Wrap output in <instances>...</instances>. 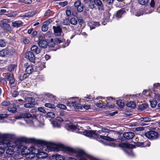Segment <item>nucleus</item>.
<instances>
[{"instance_id": "nucleus-1", "label": "nucleus", "mask_w": 160, "mask_h": 160, "mask_svg": "<svg viewBox=\"0 0 160 160\" xmlns=\"http://www.w3.org/2000/svg\"><path fill=\"white\" fill-rule=\"evenodd\" d=\"M46 147L47 151L58 152L63 150L66 153L75 154L78 158L75 159L73 157H69L68 158V160H87V159L89 157V155L82 150L77 151L73 148L65 147L61 144H48Z\"/></svg>"}, {"instance_id": "nucleus-2", "label": "nucleus", "mask_w": 160, "mask_h": 160, "mask_svg": "<svg viewBox=\"0 0 160 160\" xmlns=\"http://www.w3.org/2000/svg\"><path fill=\"white\" fill-rule=\"evenodd\" d=\"M19 143L18 144V150L17 151L21 152L22 155H28L31 154H37L40 153V150L36 149L35 147L33 146H31L29 148H27L22 145L20 141L22 142H35L36 140L32 138H27L26 137H22L19 139Z\"/></svg>"}, {"instance_id": "nucleus-3", "label": "nucleus", "mask_w": 160, "mask_h": 160, "mask_svg": "<svg viewBox=\"0 0 160 160\" xmlns=\"http://www.w3.org/2000/svg\"><path fill=\"white\" fill-rule=\"evenodd\" d=\"M1 143V145H3V147H5V148H8L6 151V153L9 155H11L14 153L15 149H17V150H18L19 141H9L8 139L5 138H3V142Z\"/></svg>"}, {"instance_id": "nucleus-4", "label": "nucleus", "mask_w": 160, "mask_h": 160, "mask_svg": "<svg viewBox=\"0 0 160 160\" xmlns=\"http://www.w3.org/2000/svg\"><path fill=\"white\" fill-rule=\"evenodd\" d=\"M83 134L85 136L87 137H91L93 135L98 136V137L100 136V138L104 140H106L108 141H114V139L108 137L103 136L102 135H99L96 131L89 130L84 131L83 132Z\"/></svg>"}, {"instance_id": "nucleus-5", "label": "nucleus", "mask_w": 160, "mask_h": 160, "mask_svg": "<svg viewBox=\"0 0 160 160\" xmlns=\"http://www.w3.org/2000/svg\"><path fill=\"white\" fill-rule=\"evenodd\" d=\"M25 102L27 103L25 104L24 106L26 108H31L34 106L35 99L32 97H25L24 98Z\"/></svg>"}, {"instance_id": "nucleus-6", "label": "nucleus", "mask_w": 160, "mask_h": 160, "mask_svg": "<svg viewBox=\"0 0 160 160\" xmlns=\"http://www.w3.org/2000/svg\"><path fill=\"white\" fill-rule=\"evenodd\" d=\"M9 22V20L3 19L0 22V26L6 31H9L11 29V28L9 24L7 23Z\"/></svg>"}, {"instance_id": "nucleus-7", "label": "nucleus", "mask_w": 160, "mask_h": 160, "mask_svg": "<svg viewBox=\"0 0 160 160\" xmlns=\"http://www.w3.org/2000/svg\"><path fill=\"white\" fill-rule=\"evenodd\" d=\"M145 136L150 140L156 139L158 138L159 136L158 132L153 131H150L146 132Z\"/></svg>"}, {"instance_id": "nucleus-8", "label": "nucleus", "mask_w": 160, "mask_h": 160, "mask_svg": "<svg viewBox=\"0 0 160 160\" xmlns=\"http://www.w3.org/2000/svg\"><path fill=\"white\" fill-rule=\"evenodd\" d=\"M25 57L30 62L35 63L34 62L35 58L33 53L30 51L26 52L25 54Z\"/></svg>"}, {"instance_id": "nucleus-9", "label": "nucleus", "mask_w": 160, "mask_h": 160, "mask_svg": "<svg viewBox=\"0 0 160 160\" xmlns=\"http://www.w3.org/2000/svg\"><path fill=\"white\" fill-rule=\"evenodd\" d=\"M54 99V96L49 93L45 94H44L43 97L42 101L43 102H52L53 99Z\"/></svg>"}, {"instance_id": "nucleus-10", "label": "nucleus", "mask_w": 160, "mask_h": 160, "mask_svg": "<svg viewBox=\"0 0 160 160\" xmlns=\"http://www.w3.org/2000/svg\"><path fill=\"white\" fill-rule=\"evenodd\" d=\"M24 66L26 68L25 72L28 74H30L33 71V65H29L28 63L24 64Z\"/></svg>"}, {"instance_id": "nucleus-11", "label": "nucleus", "mask_w": 160, "mask_h": 160, "mask_svg": "<svg viewBox=\"0 0 160 160\" xmlns=\"http://www.w3.org/2000/svg\"><path fill=\"white\" fill-rule=\"evenodd\" d=\"M135 146L138 147H149L150 145V143L148 141H146L143 142H135Z\"/></svg>"}, {"instance_id": "nucleus-12", "label": "nucleus", "mask_w": 160, "mask_h": 160, "mask_svg": "<svg viewBox=\"0 0 160 160\" xmlns=\"http://www.w3.org/2000/svg\"><path fill=\"white\" fill-rule=\"evenodd\" d=\"M94 2L95 4L98 7L99 10H104L103 5L101 0H94Z\"/></svg>"}, {"instance_id": "nucleus-13", "label": "nucleus", "mask_w": 160, "mask_h": 160, "mask_svg": "<svg viewBox=\"0 0 160 160\" xmlns=\"http://www.w3.org/2000/svg\"><path fill=\"white\" fill-rule=\"evenodd\" d=\"M53 29L55 35L58 36L61 34L62 32V29L60 26H54L53 27Z\"/></svg>"}, {"instance_id": "nucleus-14", "label": "nucleus", "mask_w": 160, "mask_h": 160, "mask_svg": "<svg viewBox=\"0 0 160 160\" xmlns=\"http://www.w3.org/2000/svg\"><path fill=\"white\" fill-rule=\"evenodd\" d=\"M134 136V133L132 132H125L123 134V137L124 138L127 139H132L133 137Z\"/></svg>"}, {"instance_id": "nucleus-15", "label": "nucleus", "mask_w": 160, "mask_h": 160, "mask_svg": "<svg viewBox=\"0 0 160 160\" xmlns=\"http://www.w3.org/2000/svg\"><path fill=\"white\" fill-rule=\"evenodd\" d=\"M18 106V105L13 103L8 107V109L9 111L12 113H14L16 112Z\"/></svg>"}, {"instance_id": "nucleus-16", "label": "nucleus", "mask_w": 160, "mask_h": 160, "mask_svg": "<svg viewBox=\"0 0 160 160\" xmlns=\"http://www.w3.org/2000/svg\"><path fill=\"white\" fill-rule=\"evenodd\" d=\"M42 153H44V152L41 151L40 150V153L39 154H36V156H34L33 157H32L30 159V160H42V159H43L45 158V156H41L39 157V155H42Z\"/></svg>"}, {"instance_id": "nucleus-17", "label": "nucleus", "mask_w": 160, "mask_h": 160, "mask_svg": "<svg viewBox=\"0 0 160 160\" xmlns=\"http://www.w3.org/2000/svg\"><path fill=\"white\" fill-rule=\"evenodd\" d=\"M126 12L124 9H122L118 11L116 13L115 17L117 19L122 17V15Z\"/></svg>"}, {"instance_id": "nucleus-18", "label": "nucleus", "mask_w": 160, "mask_h": 160, "mask_svg": "<svg viewBox=\"0 0 160 160\" xmlns=\"http://www.w3.org/2000/svg\"><path fill=\"white\" fill-rule=\"evenodd\" d=\"M31 50L33 52L37 54L39 53L41 51V49L37 46L33 45L31 48Z\"/></svg>"}, {"instance_id": "nucleus-19", "label": "nucleus", "mask_w": 160, "mask_h": 160, "mask_svg": "<svg viewBox=\"0 0 160 160\" xmlns=\"http://www.w3.org/2000/svg\"><path fill=\"white\" fill-rule=\"evenodd\" d=\"M38 44L40 47L43 48H46L48 45L47 41L44 40H40Z\"/></svg>"}, {"instance_id": "nucleus-20", "label": "nucleus", "mask_w": 160, "mask_h": 160, "mask_svg": "<svg viewBox=\"0 0 160 160\" xmlns=\"http://www.w3.org/2000/svg\"><path fill=\"white\" fill-rule=\"evenodd\" d=\"M23 22L21 21L18 20L12 22V25L14 27L19 28L23 25Z\"/></svg>"}, {"instance_id": "nucleus-21", "label": "nucleus", "mask_w": 160, "mask_h": 160, "mask_svg": "<svg viewBox=\"0 0 160 160\" xmlns=\"http://www.w3.org/2000/svg\"><path fill=\"white\" fill-rule=\"evenodd\" d=\"M66 127L68 130H75L77 127L71 123H68L67 124Z\"/></svg>"}, {"instance_id": "nucleus-22", "label": "nucleus", "mask_w": 160, "mask_h": 160, "mask_svg": "<svg viewBox=\"0 0 160 160\" xmlns=\"http://www.w3.org/2000/svg\"><path fill=\"white\" fill-rule=\"evenodd\" d=\"M100 25V24L98 22H92L89 23L88 24L90 30L95 28L96 27H98Z\"/></svg>"}, {"instance_id": "nucleus-23", "label": "nucleus", "mask_w": 160, "mask_h": 160, "mask_svg": "<svg viewBox=\"0 0 160 160\" xmlns=\"http://www.w3.org/2000/svg\"><path fill=\"white\" fill-rule=\"evenodd\" d=\"M3 139H2L0 138V155L3 156V154H4L5 151L4 148L5 147H3V145H2L1 143L3 142Z\"/></svg>"}, {"instance_id": "nucleus-24", "label": "nucleus", "mask_w": 160, "mask_h": 160, "mask_svg": "<svg viewBox=\"0 0 160 160\" xmlns=\"http://www.w3.org/2000/svg\"><path fill=\"white\" fill-rule=\"evenodd\" d=\"M96 105L99 108L104 107L105 106H107L112 108L113 107V105H111V106H109L108 103H107V104H106L104 102H102V103L101 102L98 103L96 104Z\"/></svg>"}, {"instance_id": "nucleus-25", "label": "nucleus", "mask_w": 160, "mask_h": 160, "mask_svg": "<svg viewBox=\"0 0 160 160\" xmlns=\"http://www.w3.org/2000/svg\"><path fill=\"white\" fill-rule=\"evenodd\" d=\"M49 23L48 21H46L44 22V24L42 28V30L43 32H46L48 29V26Z\"/></svg>"}, {"instance_id": "nucleus-26", "label": "nucleus", "mask_w": 160, "mask_h": 160, "mask_svg": "<svg viewBox=\"0 0 160 160\" xmlns=\"http://www.w3.org/2000/svg\"><path fill=\"white\" fill-rule=\"evenodd\" d=\"M35 12L34 11L29 12L26 13L24 15L20 16L21 17H29L33 16L35 14Z\"/></svg>"}, {"instance_id": "nucleus-27", "label": "nucleus", "mask_w": 160, "mask_h": 160, "mask_svg": "<svg viewBox=\"0 0 160 160\" xmlns=\"http://www.w3.org/2000/svg\"><path fill=\"white\" fill-rule=\"evenodd\" d=\"M9 52V51L6 49L0 50V56L4 57L7 55Z\"/></svg>"}, {"instance_id": "nucleus-28", "label": "nucleus", "mask_w": 160, "mask_h": 160, "mask_svg": "<svg viewBox=\"0 0 160 160\" xmlns=\"http://www.w3.org/2000/svg\"><path fill=\"white\" fill-rule=\"evenodd\" d=\"M80 103V101L78 99L77 101H73L71 102H69L67 103V105L70 106H72L73 107L74 105L79 104Z\"/></svg>"}, {"instance_id": "nucleus-29", "label": "nucleus", "mask_w": 160, "mask_h": 160, "mask_svg": "<svg viewBox=\"0 0 160 160\" xmlns=\"http://www.w3.org/2000/svg\"><path fill=\"white\" fill-rule=\"evenodd\" d=\"M51 122L52 125L54 128H60L61 126V124L58 123L56 121H51Z\"/></svg>"}, {"instance_id": "nucleus-30", "label": "nucleus", "mask_w": 160, "mask_h": 160, "mask_svg": "<svg viewBox=\"0 0 160 160\" xmlns=\"http://www.w3.org/2000/svg\"><path fill=\"white\" fill-rule=\"evenodd\" d=\"M32 115L29 112H24L21 113V117L22 118H29L31 117Z\"/></svg>"}, {"instance_id": "nucleus-31", "label": "nucleus", "mask_w": 160, "mask_h": 160, "mask_svg": "<svg viewBox=\"0 0 160 160\" xmlns=\"http://www.w3.org/2000/svg\"><path fill=\"white\" fill-rule=\"evenodd\" d=\"M151 106L152 108H155L157 104V100L155 99H153L152 101H150Z\"/></svg>"}, {"instance_id": "nucleus-32", "label": "nucleus", "mask_w": 160, "mask_h": 160, "mask_svg": "<svg viewBox=\"0 0 160 160\" xmlns=\"http://www.w3.org/2000/svg\"><path fill=\"white\" fill-rule=\"evenodd\" d=\"M29 38L27 37H23L22 38L23 42L25 44H28L29 43L30 41Z\"/></svg>"}, {"instance_id": "nucleus-33", "label": "nucleus", "mask_w": 160, "mask_h": 160, "mask_svg": "<svg viewBox=\"0 0 160 160\" xmlns=\"http://www.w3.org/2000/svg\"><path fill=\"white\" fill-rule=\"evenodd\" d=\"M70 23L72 25H76L78 22L77 19L75 18H72L70 19Z\"/></svg>"}, {"instance_id": "nucleus-34", "label": "nucleus", "mask_w": 160, "mask_h": 160, "mask_svg": "<svg viewBox=\"0 0 160 160\" xmlns=\"http://www.w3.org/2000/svg\"><path fill=\"white\" fill-rule=\"evenodd\" d=\"M117 104L120 108H122L124 106V104L122 100H119L117 101Z\"/></svg>"}, {"instance_id": "nucleus-35", "label": "nucleus", "mask_w": 160, "mask_h": 160, "mask_svg": "<svg viewBox=\"0 0 160 160\" xmlns=\"http://www.w3.org/2000/svg\"><path fill=\"white\" fill-rule=\"evenodd\" d=\"M139 120L142 122H148L151 120V118L147 117H143L139 119Z\"/></svg>"}, {"instance_id": "nucleus-36", "label": "nucleus", "mask_w": 160, "mask_h": 160, "mask_svg": "<svg viewBox=\"0 0 160 160\" xmlns=\"http://www.w3.org/2000/svg\"><path fill=\"white\" fill-rule=\"evenodd\" d=\"M44 106L46 107L52 109H54L55 107V105L48 103H46Z\"/></svg>"}, {"instance_id": "nucleus-37", "label": "nucleus", "mask_w": 160, "mask_h": 160, "mask_svg": "<svg viewBox=\"0 0 160 160\" xmlns=\"http://www.w3.org/2000/svg\"><path fill=\"white\" fill-rule=\"evenodd\" d=\"M127 106L129 107L134 108L136 107V105L133 102H130L127 104Z\"/></svg>"}, {"instance_id": "nucleus-38", "label": "nucleus", "mask_w": 160, "mask_h": 160, "mask_svg": "<svg viewBox=\"0 0 160 160\" xmlns=\"http://www.w3.org/2000/svg\"><path fill=\"white\" fill-rule=\"evenodd\" d=\"M16 66L15 64L10 65L8 68V70L10 72H12L13 71Z\"/></svg>"}, {"instance_id": "nucleus-39", "label": "nucleus", "mask_w": 160, "mask_h": 160, "mask_svg": "<svg viewBox=\"0 0 160 160\" xmlns=\"http://www.w3.org/2000/svg\"><path fill=\"white\" fill-rule=\"evenodd\" d=\"M9 83L10 84H13L14 83L15 80L13 75H11V77L9 79Z\"/></svg>"}, {"instance_id": "nucleus-40", "label": "nucleus", "mask_w": 160, "mask_h": 160, "mask_svg": "<svg viewBox=\"0 0 160 160\" xmlns=\"http://www.w3.org/2000/svg\"><path fill=\"white\" fill-rule=\"evenodd\" d=\"M134 14L136 16L139 17L142 15L143 14V12L142 10H139L135 12Z\"/></svg>"}, {"instance_id": "nucleus-41", "label": "nucleus", "mask_w": 160, "mask_h": 160, "mask_svg": "<svg viewBox=\"0 0 160 160\" xmlns=\"http://www.w3.org/2000/svg\"><path fill=\"white\" fill-rule=\"evenodd\" d=\"M6 45V42L3 39H0V47H4Z\"/></svg>"}, {"instance_id": "nucleus-42", "label": "nucleus", "mask_w": 160, "mask_h": 160, "mask_svg": "<svg viewBox=\"0 0 160 160\" xmlns=\"http://www.w3.org/2000/svg\"><path fill=\"white\" fill-rule=\"evenodd\" d=\"M138 2L142 5H145L147 4L148 2V0H138Z\"/></svg>"}, {"instance_id": "nucleus-43", "label": "nucleus", "mask_w": 160, "mask_h": 160, "mask_svg": "<svg viewBox=\"0 0 160 160\" xmlns=\"http://www.w3.org/2000/svg\"><path fill=\"white\" fill-rule=\"evenodd\" d=\"M11 75H13L12 74H10L9 73H6L4 74V78L6 79H8L11 78Z\"/></svg>"}, {"instance_id": "nucleus-44", "label": "nucleus", "mask_w": 160, "mask_h": 160, "mask_svg": "<svg viewBox=\"0 0 160 160\" xmlns=\"http://www.w3.org/2000/svg\"><path fill=\"white\" fill-rule=\"evenodd\" d=\"M55 45L54 43L53 39L52 38L51 39L50 42L48 43V46L50 47H54Z\"/></svg>"}, {"instance_id": "nucleus-45", "label": "nucleus", "mask_w": 160, "mask_h": 160, "mask_svg": "<svg viewBox=\"0 0 160 160\" xmlns=\"http://www.w3.org/2000/svg\"><path fill=\"white\" fill-rule=\"evenodd\" d=\"M56 160H63L64 159V157L63 156L58 154L56 157Z\"/></svg>"}, {"instance_id": "nucleus-46", "label": "nucleus", "mask_w": 160, "mask_h": 160, "mask_svg": "<svg viewBox=\"0 0 160 160\" xmlns=\"http://www.w3.org/2000/svg\"><path fill=\"white\" fill-rule=\"evenodd\" d=\"M94 3V0H92V2H90L89 3V7L90 8L93 9L95 7Z\"/></svg>"}, {"instance_id": "nucleus-47", "label": "nucleus", "mask_w": 160, "mask_h": 160, "mask_svg": "<svg viewBox=\"0 0 160 160\" xmlns=\"http://www.w3.org/2000/svg\"><path fill=\"white\" fill-rule=\"evenodd\" d=\"M8 115L7 113H2L0 114V120L3 119L8 116Z\"/></svg>"}, {"instance_id": "nucleus-48", "label": "nucleus", "mask_w": 160, "mask_h": 160, "mask_svg": "<svg viewBox=\"0 0 160 160\" xmlns=\"http://www.w3.org/2000/svg\"><path fill=\"white\" fill-rule=\"evenodd\" d=\"M55 40L56 43H60L63 42V40L62 38H56L55 39Z\"/></svg>"}, {"instance_id": "nucleus-49", "label": "nucleus", "mask_w": 160, "mask_h": 160, "mask_svg": "<svg viewBox=\"0 0 160 160\" xmlns=\"http://www.w3.org/2000/svg\"><path fill=\"white\" fill-rule=\"evenodd\" d=\"M101 142L104 143V144L106 145H108L109 146H112V147H114V143L112 142H104V141L102 140L101 141Z\"/></svg>"}, {"instance_id": "nucleus-50", "label": "nucleus", "mask_w": 160, "mask_h": 160, "mask_svg": "<svg viewBox=\"0 0 160 160\" xmlns=\"http://www.w3.org/2000/svg\"><path fill=\"white\" fill-rule=\"evenodd\" d=\"M47 116L48 117L53 118L55 117V114L53 112H48L47 113Z\"/></svg>"}, {"instance_id": "nucleus-51", "label": "nucleus", "mask_w": 160, "mask_h": 160, "mask_svg": "<svg viewBox=\"0 0 160 160\" xmlns=\"http://www.w3.org/2000/svg\"><path fill=\"white\" fill-rule=\"evenodd\" d=\"M57 106L58 108L61 109H64L66 108V107L65 105L62 104H58Z\"/></svg>"}, {"instance_id": "nucleus-52", "label": "nucleus", "mask_w": 160, "mask_h": 160, "mask_svg": "<svg viewBox=\"0 0 160 160\" xmlns=\"http://www.w3.org/2000/svg\"><path fill=\"white\" fill-rule=\"evenodd\" d=\"M27 77V74H24L21 75L20 76V79L21 81H22L24 79H26Z\"/></svg>"}, {"instance_id": "nucleus-53", "label": "nucleus", "mask_w": 160, "mask_h": 160, "mask_svg": "<svg viewBox=\"0 0 160 160\" xmlns=\"http://www.w3.org/2000/svg\"><path fill=\"white\" fill-rule=\"evenodd\" d=\"M74 105L73 106L74 108L78 110H82V107L80 105Z\"/></svg>"}, {"instance_id": "nucleus-54", "label": "nucleus", "mask_w": 160, "mask_h": 160, "mask_svg": "<svg viewBox=\"0 0 160 160\" xmlns=\"http://www.w3.org/2000/svg\"><path fill=\"white\" fill-rule=\"evenodd\" d=\"M154 89H158L160 90V83H156L154 84Z\"/></svg>"}, {"instance_id": "nucleus-55", "label": "nucleus", "mask_w": 160, "mask_h": 160, "mask_svg": "<svg viewBox=\"0 0 160 160\" xmlns=\"http://www.w3.org/2000/svg\"><path fill=\"white\" fill-rule=\"evenodd\" d=\"M81 4L80 1L79 0L75 2L74 4L75 7L77 8Z\"/></svg>"}, {"instance_id": "nucleus-56", "label": "nucleus", "mask_w": 160, "mask_h": 160, "mask_svg": "<svg viewBox=\"0 0 160 160\" xmlns=\"http://www.w3.org/2000/svg\"><path fill=\"white\" fill-rule=\"evenodd\" d=\"M2 105L3 106H7L10 105V102L9 101H4L2 103Z\"/></svg>"}, {"instance_id": "nucleus-57", "label": "nucleus", "mask_w": 160, "mask_h": 160, "mask_svg": "<svg viewBox=\"0 0 160 160\" xmlns=\"http://www.w3.org/2000/svg\"><path fill=\"white\" fill-rule=\"evenodd\" d=\"M83 5L82 4L77 8L78 11L80 12H82L83 11Z\"/></svg>"}, {"instance_id": "nucleus-58", "label": "nucleus", "mask_w": 160, "mask_h": 160, "mask_svg": "<svg viewBox=\"0 0 160 160\" xmlns=\"http://www.w3.org/2000/svg\"><path fill=\"white\" fill-rule=\"evenodd\" d=\"M68 2L65 1L63 2H61L59 3V4L62 7H64L68 4Z\"/></svg>"}, {"instance_id": "nucleus-59", "label": "nucleus", "mask_w": 160, "mask_h": 160, "mask_svg": "<svg viewBox=\"0 0 160 160\" xmlns=\"http://www.w3.org/2000/svg\"><path fill=\"white\" fill-rule=\"evenodd\" d=\"M18 95V92L17 91L15 90L13 91L12 96L13 97H16Z\"/></svg>"}, {"instance_id": "nucleus-60", "label": "nucleus", "mask_w": 160, "mask_h": 160, "mask_svg": "<svg viewBox=\"0 0 160 160\" xmlns=\"http://www.w3.org/2000/svg\"><path fill=\"white\" fill-rule=\"evenodd\" d=\"M70 42V41L69 40H67V42H66L65 43H64L62 45V46L61 47L62 48H65L67 46H68L69 43Z\"/></svg>"}, {"instance_id": "nucleus-61", "label": "nucleus", "mask_w": 160, "mask_h": 160, "mask_svg": "<svg viewBox=\"0 0 160 160\" xmlns=\"http://www.w3.org/2000/svg\"><path fill=\"white\" fill-rule=\"evenodd\" d=\"M155 5V3L154 0H151L150 5L151 7L153 8Z\"/></svg>"}, {"instance_id": "nucleus-62", "label": "nucleus", "mask_w": 160, "mask_h": 160, "mask_svg": "<svg viewBox=\"0 0 160 160\" xmlns=\"http://www.w3.org/2000/svg\"><path fill=\"white\" fill-rule=\"evenodd\" d=\"M51 12V11L50 9H48L45 12L44 14V16H48L50 14Z\"/></svg>"}, {"instance_id": "nucleus-63", "label": "nucleus", "mask_w": 160, "mask_h": 160, "mask_svg": "<svg viewBox=\"0 0 160 160\" xmlns=\"http://www.w3.org/2000/svg\"><path fill=\"white\" fill-rule=\"evenodd\" d=\"M38 110L40 112L44 113L46 112L45 110L42 107H40L38 108Z\"/></svg>"}, {"instance_id": "nucleus-64", "label": "nucleus", "mask_w": 160, "mask_h": 160, "mask_svg": "<svg viewBox=\"0 0 160 160\" xmlns=\"http://www.w3.org/2000/svg\"><path fill=\"white\" fill-rule=\"evenodd\" d=\"M7 16L9 17H14L16 16V14L13 13H9L7 14Z\"/></svg>"}]
</instances>
